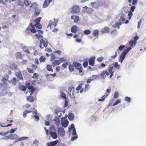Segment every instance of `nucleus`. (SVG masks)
<instances>
[{"mask_svg": "<svg viewBox=\"0 0 146 146\" xmlns=\"http://www.w3.org/2000/svg\"><path fill=\"white\" fill-rule=\"evenodd\" d=\"M23 50L26 53H28V54H30V52H29V51L28 48H27V47H24L23 48Z\"/></svg>", "mask_w": 146, "mask_h": 146, "instance_id": "obj_45", "label": "nucleus"}, {"mask_svg": "<svg viewBox=\"0 0 146 146\" xmlns=\"http://www.w3.org/2000/svg\"><path fill=\"white\" fill-rule=\"evenodd\" d=\"M10 67L13 70H16L17 69V66L15 63L11 64L10 66Z\"/></svg>", "mask_w": 146, "mask_h": 146, "instance_id": "obj_27", "label": "nucleus"}, {"mask_svg": "<svg viewBox=\"0 0 146 146\" xmlns=\"http://www.w3.org/2000/svg\"><path fill=\"white\" fill-rule=\"evenodd\" d=\"M118 93L117 92H115L114 94V98H118Z\"/></svg>", "mask_w": 146, "mask_h": 146, "instance_id": "obj_58", "label": "nucleus"}, {"mask_svg": "<svg viewBox=\"0 0 146 146\" xmlns=\"http://www.w3.org/2000/svg\"><path fill=\"white\" fill-rule=\"evenodd\" d=\"M74 66L73 64H70L69 66L68 69L70 71V72H72L74 70Z\"/></svg>", "mask_w": 146, "mask_h": 146, "instance_id": "obj_42", "label": "nucleus"}, {"mask_svg": "<svg viewBox=\"0 0 146 146\" xmlns=\"http://www.w3.org/2000/svg\"><path fill=\"white\" fill-rule=\"evenodd\" d=\"M30 83H27L26 84V86L28 87V89L31 91V92H33L34 91V89L33 86H30Z\"/></svg>", "mask_w": 146, "mask_h": 146, "instance_id": "obj_22", "label": "nucleus"}, {"mask_svg": "<svg viewBox=\"0 0 146 146\" xmlns=\"http://www.w3.org/2000/svg\"><path fill=\"white\" fill-rule=\"evenodd\" d=\"M27 99L28 101L31 102H33L34 101L33 97L32 96H28L27 98Z\"/></svg>", "mask_w": 146, "mask_h": 146, "instance_id": "obj_32", "label": "nucleus"}, {"mask_svg": "<svg viewBox=\"0 0 146 146\" xmlns=\"http://www.w3.org/2000/svg\"><path fill=\"white\" fill-rule=\"evenodd\" d=\"M36 32L35 30L34 26L33 25L32 23H31L29 25L28 27L26 29L25 33L27 34L30 35L31 32L33 33H35Z\"/></svg>", "mask_w": 146, "mask_h": 146, "instance_id": "obj_1", "label": "nucleus"}, {"mask_svg": "<svg viewBox=\"0 0 146 146\" xmlns=\"http://www.w3.org/2000/svg\"><path fill=\"white\" fill-rule=\"evenodd\" d=\"M125 56L122 54H121L119 57V61L122 63L123 60L125 58Z\"/></svg>", "mask_w": 146, "mask_h": 146, "instance_id": "obj_33", "label": "nucleus"}, {"mask_svg": "<svg viewBox=\"0 0 146 146\" xmlns=\"http://www.w3.org/2000/svg\"><path fill=\"white\" fill-rule=\"evenodd\" d=\"M29 72L30 73H33L34 72V71L33 69L29 68H27Z\"/></svg>", "mask_w": 146, "mask_h": 146, "instance_id": "obj_63", "label": "nucleus"}, {"mask_svg": "<svg viewBox=\"0 0 146 146\" xmlns=\"http://www.w3.org/2000/svg\"><path fill=\"white\" fill-rule=\"evenodd\" d=\"M95 58L94 56H92L90 58L89 60V64L91 66H94L95 64Z\"/></svg>", "mask_w": 146, "mask_h": 146, "instance_id": "obj_11", "label": "nucleus"}, {"mask_svg": "<svg viewBox=\"0 0 146 146\" xmlns=\"http://www.w3.org/2000/svg\"><path fill=\"white\" fill-rule=\"evenodd\" d=\"M32 112V111H28L27 110H25L24 111L23 114V116L24 117H26L27 116V113H29L30 112Z\"/></svg>", "mask_w": 146, "mask_h": 146, "instance_id": "obj_34", "label": "nucleus"}, {"mask_svg": "<svg viewBox=\"0 0 146 146\" xmlns=\"http://www.w3.org/2000/svg\"><path fill=\"white\" fill-rule=\"evenodd\" d=\"M28 137H22L21 138H18V141H21L22 140H26L27 139H28Z\"/></svg>", "mask_w": 146, "mask_h": 146, "instance_id": "obj_48", "label": "nucleus"}, {"mask_svg": "<svg viewBox=\"0 0 146 146\" xmlns=\"http://www.w3.org/2000/svg\"><path fill=\"white\" fill-rule=\"evenodd\" d=\"M88 62L86 61L83 62V65L84 68L88 66Z\"/></svg>", "mask_w": 146, "mask_h": 146, "instance_id": "obj_57", "label": "nucleus"}, {"mask_svg": "<svg viewBox=\"0 0 146 146\" xmlns=\"http://www.w3.org/2000/svg\"><path fill=\"white\" fill-rule=\"evenodd\" d=\"M90 86L89 84H86L85 85L84 90L86 92L90 88Z\"/></svg>", "mask_w": 146, "mask_h": 146, "instance_id": "obj_46", "label": "nucleus"}, {"mask_svg": "<svg viewBox=\"0 0 146 146\" xmlns=\"http://www.w3.org/2000/svg\"><path fill=\"white\" fill-rule=\"evenodd\" d=\"M94 36H95L96 37L98 38L99 36V31L98 30H94L92 33Z\"/></svg>", "mask_w": 146, "mask_h": 146, "instance_id": "obj_28", "label": "nucleus"}, {"mask_svg": "<svg viewBox=\"0 0 146 146\" xmlns=\"http://www.w3.org/2000/svg\"><path fill=\"white\" fill-rule=\"evenodd\" d=\"M109 75V73L108 72L106 71H103L101 74V76L104 79L106 77V76L107 75L108 76Z\"/></svg>", "mask_w": 146, "mask_h": 146, "instance_id": "obj_15", "label": "nucleus"}, {"mask_svg": "<svg viewBox=\"0 0 146 146\" xmlns=\"http://www.w3.org/2000/svg\"><path fill=\"white\" fill-rule=\"evenodd\" d=\"M17 79L15 78H13L10 81L12 84H14V85H16V83L17 82Z\"/></svg>", "mask_w": 146, "mask_h": 146, "instance_id": "obj_38", "label": "nucleus"}, {"mask_svg": "<svg viewBox=\"0 0 146 146\" xmlns=\"http://www.w3.org/2000/svg\"><path fill=\"white\" fill-rule=\"evenodd\" d=\"M15 75L17 78H19L20 79L22 80L23 79V78L22 74L20 71L17 72L15 73Z\"/></svg>", "mask_w": 146, "mask_h": 146, "instance_id": "obj_16", "label": "nucleus"}, {"mask_svg": "<svg viewBox=\"0 0 146 146\" xmlns=\"http://www.w3.org/2000/svg\"><path fill=\"white\" fill-rule=\"evenodd\" d=\"M68 64V63L67 62H66V63H65L64 64H63L62 65V66L64 68H66L67 65Z\"/></svg>", "mask_w": 146, "mask_h": 146, "instance_id": "obj_62", "label": "nucleus"}, {"mask_svg": "<svg viewBox=\"0 0 146 146\" xmlns=\"http://www.w3.org/2000/svg\"><path fill=\"white\" fill-rule=\"evenodd\" d=\"M59 61L61 62H65L66 61V58L64 57H62L59 58Z\"/></svg>", "mask_w": 146, "mask_h": 146, "instance_id": "obj_44", "label": "nucleus"}, {"mask_svg": "<svg viewBox=\"0 0 146 146\" xmlns=\"http://www.w3.org/2000/svg\"><path fill=\"white\" fill-rule=\"evenodd\" d=\"M84 33L86 35H88L91 33V31L89 30H87L84 31Z\"/></svg>", "mask_w": 146, "mask_h": 146, "instance_id": "obj_47", "label": "nucleus"}, {"mask_svg": "<svg viewBox=\"0 0 146 146\" xmlns=\"http://www.w3.org/2000/svg\"><path fill=\"white\" fill-rule=\"evenodd\" d=\"M18 137V135L16 134H11L8 136L6 137L5 139H9L11 140H15L17 139Z\"/></svg>", "mask_w": 146, "mask_h": 146, "instance_id": "obj_6", "label": "nucleus"}, {"mask_svg": "<svg viewBox=\"0 0 146 146\" xmlns=\"http://www.w3.org/2000/svg\"><path fill=\"white\" fill-rule=\"evenodd\" d=\"M125 100L130 103L131 101V98L128 97H126L125 98Z\"/></svg>", "mask_w": 146, "mask_h": 146, "instance_id": "obj_56", "label": "nucleus"}, {"mask_svg": "<svg viewBox=\"0 0 146 146\" xmlns=\"http://www.w3.org/2000/svg\"><path fill=\"white\" fill-rule=\"evenodd\" d=\"M69 122L65 117H62L61 119V123L64 127H66L68 125Z\"/></svg>", "mask_w": 146, "mask_h": 146, "instance_id": "obj_5", "label": "nucleus"}, {"mask_svg": "<svg viewBox=\"0 0 146 146\" xmlns=\"http://www.w3.org/2000/svg\"><path fill=\"white\" fill-rule=\"evenodd\" d=\"M34 27H35L36 28L38 29H40L42 28V26L39 23H36V24L34 25Z\"/></svg>", "mask_w": 146, "mask_h": 146, "instance_id": "obj_41", "label": "nucleus"}, {"mask_svg": "<svg viewBox=\"0 0 146 146\" xmlns=\"http://www.w3.org/2000/svg\"><path fill=\"white\" fill-rule=\"evenodd\" d=\"M131 49V48L130 47L128 48L126 50L123 51L121 54L125 56L126 54L128 53Z\"/></svg>", "mask_w": 146, "mask_h": 146, "instance_id": "obj_25", "label": "nucleus"}, {"mask_svg": "<svg viewBox=\"0 0 146 146\" xmlns=\"http://www.w3.org/2000/svg\"><path fill=\"white\" fill-rule=\"evenodd\" d=\"M80 11L79 7L77 5L73 6L72 8L71 12L72 13H77Z\"/></svg>", "mask_w": 146, "mask_h": 146, "instance_id": "obj_8", "label": "nucleus"}, {"mask_svg": "<svg viewBox=\"0 0 146 146\" xmlns=\"http://www.w3.org/2000/svg\"><path fill=\"white\" fill-rule=\"evenodd\" d=\"M50 3H48V0H45L44 3L43 4L44 7H46Z\"/></svg>", "mask_w": 146, "mask_h": 146, "instance_id": "obj_40", "label": "nucleus"}, {"mask_svg": "<svg viewBox=\"0 0 146 146\" xmlns=\"http://www.w3.org/2000/svg\"><path fill=\"white\" fill-rule=\"evenodd\" d=\"M84 9H83L84 13L88 14H92L93 12V9L92 8L88 7L86 6L83 7Z\"/></svg>", "mask_w": 146, "mask_h": 146, "instance_id": "obj_7", "label": "nucleus"}, {"mask_svg": "<svg viewBox=\"0 0 146 146\" xmlns=\"http://www.w3.org/2000/svg\"><path fill=\"white\" fill-rule=\"evenodd\" d=\"M9 76L7 74H6L3 76L2 78V83H1V85L5 84L7 85L8 84L10 83V81L9 80Z\"/></svg>", "mask_w": 146, "mask_h": 146, "instance_id": "obj_2", "label": "nucleus"}, {"mask_svg": "<svg viewBox=\"0 0 146 146\" xmlns=\"http://www.w3.org/2000/svg\"><path fill=\"white\" fill-rule=\"evenodd\" d=\"M58 21L56 20H54L53 21H50L47 27H50V29L51 28V26H52L54 27H55Z\"/></svg>", "mask_w": 146, "mask_h": 146, "instance_id": "obj_9", "label": "nucleus"}, {"mask_svg": "<svg viewBox=\"0 0 146 146\" xmlns=\"http://www.w3.org/2000/svg\"><path fill=\"white\" fill-rule=\"evenodd\" d=\"M15 56L17 59L22 58V55L21 52H17L15 54Z\"/></svg>", "mask_w": 146, "mask_h": 146, "instance_id": "obj_24", "label": "nucleus"}, {"mask_svg": "<svg viewBox=\"0 0 146 146\" xmlns=\"http://www.w3.org/2000/svg\"><path fill=\"white\" fill-rule=\"evenodd\" d=\"M24 3L25 4V5L27 6H28L29 5V2L27 0H25L24 1Z\"/></svg>", "mask_w": 146, "mask_h": 146, "instance_id": "obj_61", "label": "nucleus"}, {"mask_svg": "<svg viewBox=\"0 0 146 146\" xmlns=\"http://www.w3.org/2000/svg\"><path fill=\"white\" fill-rule=\"evenodd\" d=\"M82 84H80L76 88V91H78L82 89Z\"/></svg>", "mask_w": 146, "mask_h": 146, "instance_id": "obj_51", "label": "nucleus"}, {"mask_svg": "<svg viewBox=\"0 0 146 146\" xmlns=\"http://www.w3.org/2000/svg\"><path fill=\"white\" fill-rule=\"evenodd\" d=\"M71 18L72 19H74L75 23H77L79 21V17L77 16L72 15L71 16Z\"/></svg>", "mask_w": 146, "mask_h": 146, "instance_id": "obj_17", "label": "nucleus"}, {"mask_svg": "<svg viewBox=\"0 0 146 146\" xmlns=\"http://www.w3.org/2000/svg\"><path fill=\"white\" fill-rule=\"evenodd\" d=\"M58 133L61 136H63L65 135V131L64 129L62 127H60L58 130Z\"/></svg>", "mask_w": 146, "mask_h": 146, "instance_id": "obj_10", "label": "nucleus"}, {"mask_svg": "<svg viewBox=\"0 0 146 146\" xmlns=\"http://www.w3.org/2000/svg\"><path fill=\"white\" fill-rule=\"evenodd\" d=\"M55 124L58 125L59 126L60 124V121L59 120H55Z\"/></svg>", "mask_w": 146, "mask_h": 146, "instance_id": "obj_60", "label": "nucleus"}, {"mask_svg": "<svg viewBox=\"0 0 146 146\" xmlns=\"http://www.w3.org/2000/svg\"><path fill=\"white\" fill-rule=\"evenodd\" d=\"M108 95V94H106L101 99H99L98 100V101H103L104 100L105 98L107 97Z\"/></svg>", "mask_w": 146, "mask_h": 146, "instance_id": "obj_35", "label": "nucleus"}, {"mask_svg": "<svg viewBox=\"0 0 146 146\" xmlns=\"http://www.w3.org/2000/svg\"><path fill=\"white\" fill-rule=\"evenodd\" d=\"M50 61L51 62L53 61L55 59V55L53 53H51L50 54Z\"/></svg>", "mask_w": 146, "mask_h": 146, "instance_id": "obj_39", "label": "nucleus"}, {"mask_svg": "<svg viewBox=\"0 0 146 146\" xmlns=\"http://www.w3.org/2000/svg\"><path fill=\"white\" fill-rule=\"evenodd\" d=\"M38 75L36 73H34L33 74L32 78H38Z\"/></svg>", "mask_w": 146, "mask_h": 146, "instance_id": "obj_53", "label": "nucleus"}, {"mask_svg": "<svg viewBox=\"0 0 146 146\" xmlns=\"http://www.w3.org/2000/svg\"><path fill=\"white\" fill-rule=\"evenodd\" d=\"M35 12L34 15L35 16H37L40 13V10L38 8V7H35Z\"/></svg>", "mask_w": 146, "mask_h": 146, "instance_id": "obj_21", "label": "nucleus"}, {"mask_svg": "<svg viewBox=\"0 0 146 146\" xmlns=\"http://www.w3.org/2000/svg\"><path fill=\"white\" fill-rule=\"evenodd\" d=\"M104 60V58L102 57H100L97 58V60L99 62H102Z\"/></svg>", "mask_w": 146, "mask_h": 146, "instance_id": "obj_50", "label": "nucleus"}, {"mask_svg": "<svg viewBox=\"0 0 146 146\" xmlns=\"http://www.w3.org/2000/svg\"><path fill=\"white\" fill-rule=\"evenodd\" d=\"M78 27L76 25H74L72 27L71 29V32L72 33H75L77 31Z\"/></svg>", "mask_w": 146, "mask_h": 146, "instance_id": "obj_19", "label": "nucleus"}, {"mask_svg": "<svg viewBox=\"0 0 146 146\" xmlns=\"http://www.w3.org/2000/svg\"><path fill=\"white\" fill-rule=\"evenodd\" d=\"M98 7L103 6H106L108 4L107 2L104 1H98Z\"/></svg>", "mask_w": 146, "mask_h": 146, "instance_id": "obj_12", "label": "nucleus"}, {"mask_svg": "<svg viewBox=\"0 0 146 146\" xmlns=\"http://www.w3.org/2000/svg\"><path fill=\"white\" fill-rule=\"evenodd\" d=\"M113 66L110 65L109 67H108V72L109 73H112V72L114 73V72L113 70Z\"/></svg>", "mask_w": 146, "mask_h": 146, "instance_id": "obj_36", "label": "nucleus"}, {"mask_svg": "<svg viewBox=\"0 0 146 146\" xmlns=\"http://www.w3.org/2000/svg\"><path fill=\"white\" fill-rule=\"evenodd\" d=\"M91 4L92 7L96 8H97L98 7V1L97 2H92L91 3Z\"/></svg>", "mask_w": 146, "mask_h": 146, "instance_id": "obj_26", "label": "nucleus"}, {"mask_svg": "<svg viewBox=\"0 0 146 146\" xmlns=\"http://www.w3.org/2000/svg\"><path fill=\"white\" fill-rule=\"evenodd\" d=\"M42 18L41 17H39L36 19L35 20V21L36 23H39L41 19Z\"/></svg>", "mask_w": 146, "mask_h": 146, "instance_id": "obj_54", "label": "nucleus"}, {"mask_svg": "<svg viewBox=\"0 0 146 146\" xmlns=\"http://www.w3.org/2000/svg\"><path fill=\"white\" fill-rule=\"evenodd\" d=\"M36 36L38 39L41 38L42 37V36L40 34H36Z\"/></svg>", "mask_w": 146, "mask_h": 146, "instance_id": "obj_64", "label": "nucleus"}, {"mask_svg": "<svg viewBox=\"0 0 146 146\" xmlns=\"http://www.w3.org/2000/svg\"><path fill=\"white\" fill-rule=\"evenodd\" d=\"M52 65L48 64L46 66V69L47 70L49 71H51L52 72H53V70L52 68Z\"/></svg>", "mask_w": 146, "mask_h": 146, "instance_id": "obj_30", "label": "nucleus"}, {"mask_svg": "<svg viewBox=\"0 0 146 146\" xmlns=\"http://www.w3.org/2000/svg\"><path fill=\"white\" fill-rule=\"evenodd\" d=\"M50 134L53 139H56L58 137L56 133L54 132L51 131L50 132Z\"/></svg>", "mask_w": 146, "mask_h": 146, "instance_id": "obj_18", "label": "nucleus"}, {"mask_svg": "<svg viewBox=\"0 0 146 146\" xmlns=\"http://www.w3.org/2000/svg\"><path fill=\"white\" fill-rule=\"evenodd\" d=\"M133 15V13H132V12H131V11H129V12L128 15V16H129L128 17V19L129 20L130 19H131V17Z\"/></svg>", "mask_w": 146, "mask_h": 146, "instance_id": "obj_49", "label": "nucleus"}, {"mask_svg": "<svg viewBox=\"0 0 146 146\" xmlns=\"http://www.w3.org/2000/svg\"><path fill=\"white\" fill-rule=\"evenodd\" d=\"M136 44V43L135 42H134L133 40H130L129 42V44L131 48L135 46Z\"/></svg>", "mask_w": 146, "mask_h": 146, "instance_id": "obj_23", "label": "nucleus"}, {"mask_svg": "<svg viewBox=\"0 0 146 146\" xmlns=\"http://www.w3.org/2000/svg\"><path fill=\"white\" fill-rule=\"evenodd\" d=\"M113 66L114 67L116 68V69H119L120 68V65L118 64V63L117 62H115L113 64Z\"/></svg>", "mask_w": 146, "mask_h": 146, "instance_id": "obj_43", "label": "nucleus"}, {"mask_svg": "<svg viewBox=\"0 0 146 146\" xmlns=\"http://www.w3.org/2000/svg\"><path fill=\"white\" fill-rule=\"evenodd\" d=\"M68 118L69 120H73L74 118V115L71 113H69Z\"/></svg>", "mask_w": 146, "mask_h": 146, "instance_id": "obj_31", "label": "nucleus"}, {"mask_svg": "<svg viewBox=\"0 0 146 146\" xmlns=\"http://www.w3.org/2000/svg\"><path fill=\"white\" fill-rule=\"evenodd\" d=\"M53 52L54 53H57L58 55H60L61 54L62 52L59 50H56V51H54Z\"/></svg>", "mask_w": 146, "mask_h": 146, "instance_id": "obj_55", "label": "nucleus"}, {"mask_svg": "<svg viewBox=\"0 0 146 146\" xmlns=\"http://www.w3.org/2000/svg\"><path fill=\"white\" fill-rule=\"evenodd\" d=\"M48 41L46 39H41L40 41V47L41 48L46 47L48 45Z\"/></svg>", "mask_w": 146, "mask_h": 146, "instance_id": "obj_3", "label": "nucleus"}, {"mask_svg": "<svg viewBox=\"0 0 146 146\" xmlns=\"http://www.w3.org/2000/svg\"><path fill=\"white\" fill-rule=\"evenodd\" d=\"M121 101L120 100H117L113 105V106H115L118 104L121 103Z\"/></svg>", "mask_w": 146, "mask_h": 146, "instance_id": "obj_52", "label": "nucleus"}, {"mask_svg": "<svg viewBox=\"0 0 146 146\" xmlns=\"http://www.w3.org/2000/svg\"><path fill=\"white\" fill-rule=\"evenodd\" d=\"M61 97L65 100H66V97L65 94L64 93H62L61 94Z\"/></svg>", "mask_w": 146, "mask_h": 146, "instance_id": "obj_59", "label": "nucleus"}, {"mask_svg": "<svg viewBox=\"0 0 146 146\" xmlns=\"http://www.w3.org/2000/svg\"><path fill=\"white\" fill-rule=\"evenodd\" d=\"M109 29L108 27H105L102 29V33H109Z\"/></svg>", "mask_w": 146, "mask_h": 146, "instance_id": "obj_20", "label": "nucleus"}, {"mask_svg": "<svg viewBox=\"0 0 146 146\" xmlns=\"http://www.w3.org/2000/svg\"><path fill=\"white\" fill-rule=\"evenodd\" d=\"M58 140H56L53 141H51L49 143H47V146H55L58 143Z\"/></svg>", "mask_w": 146, "mask_h": 146, "instance_id": "obj_13", "label": "nucleus"}, {"mask_svg": "<svg viewBox=\"0 0 146 146\" xmlns=\"http://www.w3.org/2000/svg\"><path fill=\"white\" fill-rule=\"evenodd\" d=\"M46 60L45 58L43 56H41L39 58V60L40 62H44Z\"/></svg>", "mask_w": 146, "mask_h": 146, "instance_id": "obj_37", "label": "nucleus"}, {"mask_svg": "<svg viewBox=\"0 0 146 146\" xmlns=\"http://www.w3.org/2000/svg\"><path fill=\"white\" fill-rule=\"evenodd\" d=\"M73 64L75 67L76 69L78 70L79 72H82L83 68L80 63L76 62H73Z\"/></svg>", "mask_w": 146, "mask_h": 146, "instance_id": "obj_4", "label": "nucleus"}, {"mask_svg": "<svg viewBox=\"0 0 146 146\" xmlns=\"http://www.w3.org/2000/svg\"><path fill=\"white\" fill-rule=\"evenodd\" d=\"M19 89L22 91H26V87L24 85H19Z\"/></svg>", "mask_w": 146, "mask_h": 146, "instance_id": "obj_29", "label": "nucleus"}, {"mask_svg": "<svg viewBox=\"0 0 146 146\" xmlns=\"http://www.w3.org/2000/svg\"><path fill=\"white\" fill-rule=\"evenodd\" d=\"M61 62L58 60H55L52 63V65L53 67H55L56 66L59 65L60 63Z\"/></svg>", "mask_w": 146, "mask_h": 146, "instance_id": "obj_14", "label": "nucleus"}]
</instances>
